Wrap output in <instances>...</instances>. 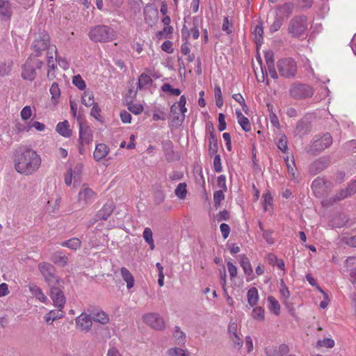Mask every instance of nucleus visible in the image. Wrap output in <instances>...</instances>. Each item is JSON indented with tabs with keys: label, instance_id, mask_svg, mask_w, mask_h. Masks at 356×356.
Segmentation results:
<instances>
[{
	"label": "nucleus",
	"instance_id": "nucleus-62",
	"mask_svg": "<svg viewBox=\"0 0 356 356\" xmlns=\"http://www.w3.org/2000/svg\"><path fill=\"white\" fill-rule=\"evenodd\" d=\"M213 167L216 172H220L222 171L221 159L219 154H216L215 155Z\"/></svg>",
	"mask_w": 356,
	"mask_h": 356
},
{
	"label": "nucleus",
	"instance_id": "nucleus-4",
	"mask_svg": "<svg viewBox=\"0 0 356 356\" xmlns=\"http://www.w3.org/2000/svg\"><path fill=\"white\" fill-rule=\"evenodd\" d=\"M307 26V17L306 16H295L289 22L288 32L293 37H300L306 32Z\"/></svg>",
	"mask_w": 356,
	"mask_h": 356
},
{
	"label": "nucleus",
	"instance_id": "nucleus-20",
	"mask_svg": "<svg viewBox=\"0 0 356 356\" xmlns=\"http://www.w3.org/2000/svg\"><path fill=\"white\" fill-rule=\"evenodd\" d=\"M190 36L189 30L186 25H184L181 29V38L185 42L181 44V52L184 55H187L190 53L189 44L188 42V38Z\"/></svg>",
	"mask_w": 356,
	"mask_h": 356
},
{
	"label": "nucleus",
	"instance_id": "nucleus-23",
	"mask_svg": "<svg viewBox=\"0 0 356 356\" xmlns=\"http://www.w3.org/2000/svg\"><path fill=\"white\" fill-rule=\"evenodd\" d=\"M11 4L8 1L0 0V15L10 19L12 16Z\"/></svg>",
	"mask_w": 356,
	"mask_h": 356
},
{
	"label": "nucleus",
	"instance_id": "nucleus-34",
	"mask_svg": "<svg viewBox=\"0 0 356 356\" xmlns=\"http://www.w3.org/2000/svg\"><path fill=\"white\" fill-rule=\"evenodd\" d=\"M152 231L149 227L145 228L143 236L146 243L149 245V248L153 250L155 248L154 241L152 236Z\"/></svg>",
	"mask_w": 356,
	"mask_h": 356
},
{
	"label": "nucleus",
	"instance_id": "nucleus-30",
	"mask_svg": "<svg viewBox=\"0 0 356 356\" xmlns=\"http://www.w3.org/2000/svg\"><path fill=\"white\" fill-rule=\"evenodd\" d=\"M120 273L122 279L127 283V287L128 289L132 288L134 285V279L129 270L127 268L122 267L120 269Z\"/></svg>",
	"mask_w": 356,
	"mask_h": 356
},
{
	"label": "nucleus",
	"instance_id": "nucleus-54",
	"mask_svg": "<svg viewBox=\"0 0 356 356\" xmlns=\"http://www.w3.org/2000/svg\"><path fill=\"white\" fill-rule=\"evenodd\" d=\"M49 91L52 99H56L60 95V90L57 83H54L51 85Z\"/></svg>",
	"mask_w": 356,
	"mask_h": 356
},
{
	"label": "nucleus",
	"instance_id": "nucleus-18",
	"mask_svg": "<svg viewBox=\"0 0 356 356\" xmlns=\"http://www.w3.org/2000/svg\"><path fill=\"white\" fill-rule=\"evenodd\" d=\"M328 165V160L324 158H321L316 161H315L309 167V170L311 172L316 174L324 169H325Z\"/></svg>",
	"mask_w": 356,
	"mask_h": 356
},
{
	"label": "nucleus",
	"instance_id": "nucleus-44",
	"mask_svg": "<svg viewBox=\"0 0 356 356\" xmlns=\"http://www.w3.org/2000/svg\"><path fill=\"white\" fill-rule=\"evenodd\" d=\"M263 33H264V30H263V27H262V25L261 24H257L254 29V31H253V34L254 35V37H255V42L256 43H259L261 41L262 38H263Z\"/></svg>",
	"mask_w": 356,
	"mask_h": 356
},
{
	"label": "nucleus",
	"instance_id": "nucleus-19",
	"mask_svg": "<svg viewBox=\"0 0 356 356\" xmlns=\"http://www.w3.org/2000/svg\"><path fill=\"white\" fill-rule=\"evenodd\" d=\"M51 261L59 266H65L68 262L67 257L61 251L54 252L51 257Z\"/></svg>",
	"mask_w": 356,
	"mask_h": 356
},
{
	"label": "nucleus",
	"instance_id": "nucleus-6",
	"mask_svg": "<svg viewBox=\"0 0 356 356\" xmlns=\"http://www.w3.org/2000/svg\"><path fill=\"white\" fill-rule=\"evenodd\" d=\"M279 74L281 76L291 79L297 73V64L294 59L285 58L280 59L277 64Z\"/></svg>",
	"mask_w": 356,
	"mask_h": 356
},
{
	"label": "nucleus",
	"instance_id": "nucleus-2",
	"mask_svg": "<svg viewBox=\"0 0 356 356\" xmlns=\"http://www.w3.org/2000/svg\"><path fill=\"white\" fill-rule=\"evenodd\" d=\"M88 36L95 42H106L114 39L115 32L108 26L97 25L90 30Z\"/></svg>",
	"mask_w": 356,
	"mask_h": 356
},
{
	"label": "nucleus",
	"instance_id": "nucleus-50",
	"mask_svg": "<svg viewBox=\"0 0 356 356\" xmlns=\"http://www.w3.org/2000/svg\"><path fill=\"white\" fill-rule=\"evenodd\" d=\"M72 83L77 87L79 90H83L86 88V83L80 75H76L73 77Z\"/></svg>",
	"mask_w": 356,
	"mask_h": 356
},
{
	"label": "nucleus",
	"instance_id": "nucleus-61",
	"mask_svg": "<svg viewBox=\"0 0 356 356\" xmlns=\"http://www.w3.org/2000/svg\"><path fill=\"white\" fill-rule=\"evenodd\" d=\"M32 111L29 106H24L21 111V117L22 120H27L31 116Z\"/></svg>",
	"mask_w": 356,
	"mask_h": 356
},
{
	"label": "nucleus",
	"instance_id": "nucleus-3",
	"mask_svg": "<svg viewBox=\"0 0 356 356\" xmlns=\"http://www.w3.org/2000/svg\"><path fill=\"white\" fill-rule=\"evenodd\" d=\"M32 47L36 56H40L42 51L46 49L47 51H54L56 54V47L54 45H50V37L45 31H40L35 35Z\"/></svg>",
	"mask_w": 356,
	"mask_h": 356
},
{
	"label": "nucleus",
	"instance_id": "nucleus-38",
	"mask_svg": "<svg viewBox=\"0 0 356 356\" xmlns=\"http://www.w3.org/2000/svg\"><path fill=\"white\" fill-rule=\"evenodd\" d=\"M173 337L176 339L178 344H184L186 341V334L181 331L179 327L176 326Z\"/></svg>",
	"mask_w": 356,
	"mask_h": 356
},
{
	"label": "nucleus",
	"instance_id": "nucleus-1",
	"mask_svg": "<svg viewBox=\"0 0 356 356\" xmlns=\"http://www.w3.org/2000/svg\"><path fill=\"white\" fill-rule=\"evenodd\" d=\"M40 156L34 150L26 147H19L14 154V164L16 171L26 176L36 172L41 166Z\"/></svg>",
	"mask_w": 356,
	"mask_h": 356
},
{
	"label": "nucleus",
	"instance_id": "nucleus-37",
	"mask_svg": "<svg viewBox=\"0 0 356 356\" xmlns=\"http://www.w3.org/2000/svg\"><path fill=\"white\" fill-rule=\"evenodd\" d=\"M268 302L269 303L268 309L273 312L275 315L280 314V305L278 301L273 296L268 297Z\"/></svg>",
	"mask_w": 356,
	"mask_h": 356
},
{
	"label": "nucleus",
	"instance_id": "nucleus-43",
	"mask_svg": "<svg viewBox=\"0 0 356 356\" xmlns=\"http://www.w3.org/2000/svg\"><path fill=\"white\" fill-rule=\"evenodd\" d=\"M252 316L257 321H263L264 319V309L261 307H256L252 310Z\"/></svg>",
	"mask_w": 356,
	"mask_h": 356
},
{
	"label": "nucleus",
	"instance_id": "nucleus-59",
	"mask_svg": "<svg viewBox=\"0 0 356 356\" xmlns=\"http://www.w3.org/2000/svg\"><path fill=\"white\" fill-rule=\"evenodd\" d=\"M232 97L236 102L240 104L244 111H245V110L248 109V106L245 104V99L240 93L233 95Z\"/></svg>",
	"mask_w": 356,
	"mask_h": 356
},
{
	"label": "nucleus",
	"instance_id": "nucleus-11",
	"mask_svg": "<svg viewBox=\"0 0 356 356\" xmlns=\"http://www.w3.org/2000/svg\"><path fill=\"white\" fill-rule=\"evenodd\" d=\"M145 323L155 330H162L165 327V322L157 313H150L143 316Z\"/></svg>",
	"mask_w": 356,
	"mask_h": 356
},
{
	"label": "nucleus",
	"instance_id": "nucleus-63",
	"mask_svg": "<svg viewBox=\"0 0 356 356\" xmlns=\"http://www.w3.org/2000/svg\"><path fill=\"white\" fill-rule=\"evenodd\" d=\"M217 184L219 188H222V190L227 191V187L226 185V177L224 175H221L218 177Z\"/></svg>",
	"mask_w": 356,
	"mask_h": 356
},
{
	"label": "nucleus",
	"instance_id": "nucleus-33",
	"mask_svg": "<svg viewBox=\"0 0 356 356\" xmlns=\"http://www.w3.org/2000/svg\"><path fill=\"white\" fill-rule=\"evenodd\" d=\"M13 65L11 60H4L0 63V76H5L10 74Z\"/></svg>",
	"mask_w": 356,
	"mask_h": 356
},
{
	"label": "nucleus",
	"instance_id": "nucleus-58",
	"mask_svg": "<svg viewBox=\"0 0 356 356\" xmlns=\"http://www.w3.org/2000/svg\"><path fill=\"white\" fill-rule=\"evenodd\" d=\"M177 106H179V112L182 114L185 113L187 111V109L185 106L186 104V98L184 95H181L179 98V101L177 103H175Z\"/></svg>",
	"mask_w": 356,
	"mask_h": 356
},
{
	"label": "nucleus",
	"instance_id": "nucleus-64",
	"mask_svg": "<svg viewBox=\"0 0 356 356\" xmlns=\"http://www.w3.org/2000/svg\"><path fill=\"white\" fill-rule=\"evenodd\" d=\"M161 49L168 54H172L173 52L172 42L170 40L165 41L161 44Z\"/></svg>",
	"mask_w": 356,
	"mask_h": 356
},
{
	"label": "nucleus",
	"instance_id": "nucleus-36",
	"mask_svg": "<svg viewBox=\"0 0 356 356\" xmlns=\"http://www.w3.org/2000/svg\"><path fill=\"white\" fill-rule=\"evenodd\" d=\"M31 293L42 302H46L47 301V296L42 291V289L36 285L30 286L29 288Z\"/></svg>",
	"mask_w": 356,
	"mask_h": 356
},
{
	"label": "nucleus",
	"instance_id": "nucleus-52",
	"mask_svg": "<svg viewBox=\"0 0 356 356\" xmlns=\"http://www.w3.org/2000/svg\"><path fill=\"white\" fill-rule=\"evenodd\" d=\"M154 197L155 203L160 204L164 201L165 195L161 189H157L154 193Z\"/></svg>",
	"mask_w": 356,
	"mask_h": 356
},
{
	"label": "nucleus",
	"instance_id": "nucleus-27",
	"mask_svg": "<svg viewBox=\"0 0 356 356\" xmlns=\"http://www.w3.org/2000/svg\"><path fill=\"white\" fill-rule=\"evenodd\" d=\"M179 111V106L176 104H174L170 108V113L172 117V122L177 125H180L184 120V113L179 115L178 113Z\"/></svg>",
	"mask_w": 356,
	"mask_h": 356
},
{
	"label": "nucleus",
	"instance_id": "nucleus-53",
	"mask_svg": "<svg viewBox=\"0 0 356 356\" xmlns=\"http://www.w3.org/2000/svg\"><path fill=\"white\" fill-rule=\"evenodd\" d=\"M128 110L135 115H138L143 112V107L140 104H131L128 105Z\"/></svg>",
	"mask_w": 356,
	"mask_h": 356
},
{
	"label": "nucleus",
	"instance_id": "nucleus-57",
	"mask_svg": "<svg viewBox=\"0 0 356 356\" xmlns=\"http://www.w3.org/2000/svg\"><path fill=\"white\" fill-rule=\"evenodd\" d=\"M282 24L283 19L280 17H277L270 26V31L271 32L277 31L282 26Z\"/></svg>",
	"mask_w": 356,
	"mask_h": 356
},
{
	"label": "nucleus",
	"instance_id": "nucleus-22",
	"mask_svg": "<svg viewBox=\"0 0 356 356\" xmlns=\"http://www.w3.org/2000/svg\"><path fill=\"white\" fill-rule=\"evenodd\" d=\"M108 147L105 144L99 143L97 145L93 153L94 159L96 161H100L108 154Z\"/></svg>",
	"mask_w": 356,
	"mask_h": 356
},
{
	"label": "nucleus",
	"instance_id": "nucleus-40",
	"mask_svg": "<svg viewBox=\"0 0 356 356\" xmlns=\"http://www.w3.org/2000/svg\"><path fill=\"white\" fill-rule=\"evenodd\" d=\"M175 195L179 197L180 199L183 200L186 197V184L185 183H180L178 184L175 189Z\"/></svg>",
	"mask_w": 356,
	"mask_h": 356
},
{
	"label": "nucleus",
	"instance_id": "nucleus-15",
	"mask_svg": "<svg viewBox=\"0 0 356 356\" xmlns=\"http://www.w3.org/2000/svg\"><path fill=\"white\" fill-rule=\"evenodd\" d=\"M92 140V134L87 126L80 125L79 143L81 145H88Z\"/></svg>",
	"mask_w": 356,
	"mask_h": 356
},
{
	"label": "nucleus",
	"instance_id": "nucleus-28",
	"mask_svg": "<svg viewBox=\"0 0 356 356\" xmlns=\"http://www.w3.org/2000/svg\"><path fill=\"white\" fill-rule=\"evenodd\" d=\"M248 302L250 307L255 306L259 300L258 290L255 287L250 288L247 293Z\"/></svg>",
	"mask_w": 356,
	"mask_h": 356
},
{
	"label": "nucleus",
	"instance_id": "nucleus-41",
	"mask_svg": "<svg viewBox=\"0 0 356 356\" xmlns=\"http://www.w3.org/2000/svg\"><path fill=\"white\" fill-rule=\"evenodd\" d=\"M223 190H218L214 192L213 194V203L216 208H218L221 202L225 199Z\"/></svg>",
	"mask_w": 356,
	"mask_h": 356
},
{
	"label": "nucleus",
	"instance_id": "nucleus-16",
	"mask_svg": "<svg viewBox=\"0 0 356 356\" xmlns=\"http://www.w3.org/2000/svg\"><path fill=\"white\" fill-rule=\"evenodd\" d=\"M294 4L291 2H286L282 5L277 6L276 8L277 15L282 19L289 17L293 13Z\"/></svg>",
	"mask_w": 356,
	"mask_h": 356
},
{
	"label": "nucleus",
	"instance_id": "nucleus-10",
	"mask_svg": "<svg viewBox=\"0 0 356 356\" xmlns=\"http://www.w3.org/2000/svg\"><path fill=\"white\" fill-rule=\"evenodd\" d=\"M95 193L86 185H83L78 194V202L83 207L92 203L95 198Z\"/></svg>",
	"mask_w": 356,
	"mask_h": 356
},
{
	"label": "nucleus",
	"instance_id": "nucleus-26",
	"mask_svg": "<svg viewBox=\"0 0 356 356\" xmlns=\"http://www.w3.org/2000/svg\"><path fill=\"white\" fill-rule=\"evenodd\" d=\"M236 114L237 116L238 122L243 130L245 132L250 131L251 130V125L249 120L245 117L239 110L236 111Z\"/></svg>",
	"mask_w": 356,
	"mask_h": 356
},
{
	"label": "nucleus",
	"instance_id": "nucleus-46",
	"mask_svg": "<svg viewBox=\"0 0 356 356\" xmlns=\"http://www.w3.org/2000/svg\"><path fill=\"white\" fill-rule=\"evenodd\" d=\"M349 196H350V195L347 188L341 189L333 197V202L342 200Z\"/></svg>",
	"mask_w": 356,
	"mask_h": 356
},
{
	"label": "nucleus",
	"instance_id": "nucleus-45",
	"mask_svg": "<svg viewBox=\"0 0 356 356\" xmlns=\"http://www.w3.org/2000/svg\"><path fill=\"white\" fill-rule=\"evenodd\" d=\"M325 180L323 178L317 177L312 181V188L315 192L319 193V190L325 185Z\"/></svg>",
	"mask_w": 356,
	"mask_h": 356
},
{
	"label": "nucleus",
	"instance_id": "nucleus-14",
	"mask_svg": "<svg viewBox=\"0 0 356 356\" xmlns=\"http://www.w3.org/2000/svg\"><path fill=\"white\" fill-rule=\"evenodd\" d=\"M90 315L92 322L100 323L102 325L109 322L108 315L100 309H94L91 311Z\"/></svg>",
	"mask_w": 356,
	"mask_h": 356
},
{
	"label": "nucleus",
	"instance_id": "nucleus-35",
	"mask_svg": "<svg viewBox=\"0 0 356 356\" xmlns=\"http://www.w3.org/2000/svg\"><path fill=\"white\" fill-rule=\"evenodd\" d=\"M81 102L82 104L87 107L91 106L92 104H94L95 102L94 99L93 92L90 90L84 91L81 97Z\"/></svg>",
	"mask_w": 356,
	"mask_h": 356
},
{
	"label": "nucleus",
	"instance_id": "nucleus-32",
	"mask_svg": "<svg viewBox=\"0 0 356 356\" xmlns=\"http://www.w3.org/2000/svg\"><path fill=\"white\" fill-rule=\"evenodd\" d=\"M63 247H67L71 250H76L81 248V241L78 238H72L69 240L63 241L60 243Z\"/></svg>",
	"mask_w": 356,
	"mask_h": 356
},
{
	"label": "nucleus",
	"instance_id": "nucleus-21",
	"mask_svg": "<svg viewBox=\"0 0 356 356\" xmlns=\"http://www.w3.org/2000/svg\"><path fill=\"white\" fill-rule=\"evenodd\" d=\"M114 210V205L113 202H106L102 209L98 211L97 216L99 219L107 220L108 218L111 215Z\"/></svg>",
	"mask_w": 356,
	"mask_h": 356
},
{
	"label": "nucleus",
	"instance_id": "nucleus-60",
	"mask_svg": "<svg viewBox=\"0 0 356 356\" xmlns=\"http://www.w3.org/2000/svg\"><path fill=\"white\" fill-rule=\"evenodd\" d=\"M263 199H264V202H263L264 209L265 211H266L268 209V206L271 205L273 203V197L270 193H266L263 195Z\"/></svg>",
	"mask_w": 356,
	"mask_h": 356
},
{
	"label": "nucleus",
	"instance_id": "nucleus-42",
	"mask_svg": "<svg viewBox=\"0 0 356 356\" xmlns=\"http://www.w3.org/2000/svg\"><path fill=\"white\" fill-rule=\"evenodd\" d=\"M162 91L169 92L172 95L178 96L181 94V90L178 88H173L169 83H164L161 86Z\"/></svg>",
	"mask_w": 356,
	"mask_h": 356
},
{
	"label": "nucleus",
	"instance_id": "nucleus-24",
	"mask_svg": "<svg viewBox=\"0 0 356 356\" xmlns=\"http://www.w3.org/2000/svg\"><path fill=\"white\" fill-rule=\"evenodd\" d=\"M209 152L210 154H216L218 150V139L215 134V130L213 127H211V131H210V136L209 138Z\"/></svg>",
	"mask_w": 356,
	"mask_h": 356
},
{
	"label": "nucleus",
	"instance_id": "nucleus-49",
	"mask_svg": "<svg viewBox=\"0 0 356 356\" xmlns=\"http://www.w3.org/2000/svg\"><path fill=\"white\" fill-rule=\"evenodd\" d=\"M282 284L283 287L280 289L281 297L282 298L283 303L287 306L288 305L287 300L289 298L290 292H289V289L286 286V285L284 284L283 282H282Z\"/></svg>",
	"mask_w": 356,
	"mask_h": 356
},
{
	"label": "nucleus",
	"instance_id": "nucleus-9",
	"mask_svg": "<svg viewBox=\"0 0 356 356\" xmlns=\"http://www.w3.org/2000/svg\"><path fill=\"white\" fill-rule=\"evenodd\" d=\"M60 286L61 283H60L59 285H53L49 286L50 297L55 307L63 309L65 306L66 298Z\"/></svg>",
	"mask_w": 356,
	"mask_h": 356
},
{
	"label": "nucleus",
	"instance_id": "nucleus-13",
	"mask_svg": "<svg viewBox=\"0 0 356 356\" xmlns=\"http://www.w3.org/2000/svg\"><path fill=\"white\" fill-rule=\"evenodd\" d=\"M75 321L77 327L81 331L88 332L92 329V319L90 314H86L85 313H82L76 318Z\"/></svg>",
	"mask_w": 356,
	"mask_h": 356
},
{
	"label": "nucleus",
	"instance_id": "nucleus-29",
	"mask_svg": "<svg viewBox=\"0 0 356 356\" xmlns=\"http://www.w3.org/2000/svg\"><path fill=\"white\" fill-rule=\"evenodd\" d=\"M70 125L67 120L58 123L56 131L64 137H70L72 135V131L70 129Z\"/></svg>",
	"mask_w": 356,
	"mask_h": 356
},
{
	"label": "nucleus",
	"instance_id": "nucleus-31",
	"mask_svg": "<svg viewBox=\"0 0 356 356\" xmlns=\"http://www.w3.org/2000/svg\"><path fill=\"white\" fill-rule=\"evenodd\" d=\"M240 257V264L245 274L248 275H253V270L249 259L245 254L241 255Z\"/></svg>",
	"mask_w": 356,
	"mask_h": 356
},
{
	"label": "nucleus",
	"instance_id": "nucleus-7",
	"mask_svg": "<svg viewBox=\"0 0 356 356\" xmlns=\"http://www.w3.org/2000/svg\"><path fill=\"white\" fill-rule=\"evenodd\" d=\"M290 96L295 99H303L312 97L313 88L305 83H294L289 90Z\"/></svg>",
	"mask_w": 356,
	"mask_h": 356
},
{
	"label": "nucleus",
	"instance_id": "nucleus-47",
	"mask_svg": "<svg viewBox=\"0 0 356 356\" xmlns=\"http://www.w3.org/2000/svg\"><path fill=\"white\" fill-rule=\"evenodd\" d=\"M277 147L282 152H286L288 149L287 147V138L285 135H282L277 143Z\"/></svg>",
	"mask_w": 356,
	"mask_h": 356
},
{
	"label": "nucleus",
	"instance_id": "nucleus-48",
	"mask_svg": "<svg viewBox=\"0 0 356 356\" xmlns=\"http://www.w3.org/2000/svg\"><path fill=\"white\" fill-rule=\"evenodd\" d=\"M229 338L232 341L234 347L236 348L237 349H240L243 346V341L240 337V334L238 332L235 334L229 336Z\"/></svg>",
	"mask_w": 356,
	"mask_h": 356
},
{
	"label": "nucleus",
	"instance_id": "nucleus-25",
	"mask_svg": "<svg viewBox=\"0 0 356 356\" xmlns=\"http://www.w3.org/2000/svg\"><path fill=\"white\" fill-rule=\"evenodd\" d=\"M64 316L62 309L58 308V310H51L44 316L45 321L47 324H51L54 321L61 318Z\"/></svg>",
	"mask_w": 356,
	"mask_h": 356
},
{
	"label": "nucleus",
	"instance_id": "nucleus-12",
	"mask_svg": "<svg viewBox=\"0 0 356 356\" xmlns=\"http://www.w3.org/2000/svg\"><path fill=\"white\" fill-rule=\"evenodd\" d=\"M144 20L146 24L152 26L159 19L157 8L152 4H147L143 10Z\"/></svg>",
	"mask_w": 356,
	"mask_h": 356
},
{
	"label": "nucleus",
	"instance_id": "nucleus-51",
	"mask_svg": "<svg viewBox=\"0 0 356 356\" xmlns=\"http://www.w3.org/2000/svg\"><path fill=\"white\" fill-rule=\"evenodd\" d=\"M334 346V341L333 339L327 338L324 339L323 340H318L317 341V346L318 347H326V348H333Z\"/></svg>",
	"mask_w": 356,
	"mask_h": 356
},
{
	"label": "nucleus",
	"instance_id": "nucleus-56",
	"mask_svg": "<svg viewBox=\"0 0 356 356\" xmlns=\"http://www.w3.org/2000/svg\"><path fill=\"white\" fill-rule=\"evenodd\" d=\"M265 353L267 356H280L278 353V347L269 346L265 348Z\"/></svg>",
	"mask_w": 356,
	"mask_h": 356
},
{
	"label": "nucleus",
	"instance_id": "nucleus-17",
	"mask_svg": "<svg viewBox=\"0 0 356 356\" xmlns=\"http://www.w3.org/2000/svg\"><path fill=\"white\" fill-rule=\"evenodd\" d=\"M36 72L34 67L27 60L22 66V77L24 79L33 81L35 78Z\"/></svg>",
	"mask_w": 356,
	"mask_h": 356
},
{
	"label": "nucleus",
	"instance_id": "nucleus-5",
	"mask_svg": "<svg viewBox=\"0 0 356 356\" xmlns=\"http://www.w3.org/2000/svg\"><path fill=\"white\" fill-rule=\"evenodd\" d=\"M38 269L49 286L59 285L61 283V280L57 276L56 268L52 264L47 262L40 263Z\"/></svg>",
	"mask_w": 356,
	"mask_h": 356
},
{
	"label": "nucleus",
	"instance_id": "nucleus-55",
	"mask_svg": "<svg viewBox=\"0 0 356 356\" xmlns=\"http://www.w3.org/2000/svg\"><path fill=\"white\" fill-rule=\"evenodd\" d=\"M168 352L171 356H188L186 351L179 348H170Z\"/></svg>",
	"mask_w": 356,
	"mask_h": 356
},
{
	"label": "nucleus",
	"instance_id": "nucleus-39",
	"mask_svg": "<svg viewBox=\"0 0 356 356\" xmlns=\"http://www.w3.org/2000/svg\"><path fill=\"white\" fill-rule=\"evenodd\" d=\"M152 83V79L151 77L149 75L143 73L140 76L138 84L139 88H142L148 85H150Z\"/></svg>",
	"mask_w": 356,
	"mask_h": 356
},
{
	"label": "nucleus",
	"instance_id": "nucleus-8",
	"mask_svg": "<svg viewBox=\"0 0 356 356\" xmlns=\"http://www.w3.org/2000/svg\"><path fill=\"white\" fill-rule=\"evenodd\" d=\"M332 143V137L329 133H325L320 138H317L312 142L309 152L313 154L321 152L325 149L330 147Z\"/></svg>",
	"mask_w": 356,
	"mask_h": 356
}]
</instances>
